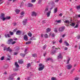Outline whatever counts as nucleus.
I'll list each match as a JSON object with an SVG mask.
<instances>
[{"mask_svg": "<svg viewBox=\"0 0 80 80\" xmlns=\"http://www.w3.org/2000/svg\"><path fill=\"white\" fill-rule=\"evenodd\" d=\"M11 19V17L10 16H7L5 18L3 19L4 20H10Z\"/></svg>", "mask_w": 80, "mask_h": 80, "instance_id": "11", "label": "nucleus"}, {"mask_svg": "<svg viewBox=\"0 0 80 80\" xmlns=\"http://www.w3.org/2000/svg\"><path fill=\"white\" fill-rule=\"evenodd\" d=\"M32 6H33V4H32L30 3H29L28 4V7H32Z\"/></svg>", "mask_w": 80, "mask_h": 80, "instance_id": "22", "label": "nucleus"}, {"mask_svg": "<svg viewBox=\"0 0 80 80\" xmlns=\"http://www.w3.org/2000/svg\"><path fill=\"white\" fill-rule=\"evenodd\" d=\"M24 39L25 41L28 40V37H27V34H26L24 36Z\"/></svg>", "mask_w": 80, "mask_h": 80, "instance_id": "10", "label": "nucleus"}, {"mask_svg": "<svg viewBox=\"0 0 80 80\" xmlns=\"http://www.w3.org/2000/svg\"><path fill=\"white\" fill-rule=\"evenodd\" d=\"M33 38H30V40H33Z\"/></svg>", "mask_w": 80, "mask_h": 80, "instance_id": "64", "label": "nucleus"}, {"mask_svg": "<svg viewBox=\"0 0 80 80\" xmlns=\"http://www.w3.org/2000/svg\"><path fill=\"white\" fill-rule=\"evenodd\" d=\"M59 42L60 43H62V39L61 38L60 39V40L59 41Z\"/></svg>", "mask_w": 80, "mask_h": 80, "instance_id": "44", "label": "nucleus"}, {"mask_svg": "<svg viewBox=\"0 0 80 80\" xmlns=\"http://www.w3.org/2000/svg\"><path fill=\"white\" fill-rule=\"evenodd\" d=\"M73 70H74L72 69L71 71V72H70L71 74H72V73H73Z\"/></svg>", "mask_w": 80, "mask_h": 80, "instance_id": "51", "label": "nucleus"}, {"mask_svg": "<svg viewBox=\"0 0 80 80\" xmlns=\"http://www.w3.org/2000/svg\"><path fill=\"white\" fill-rule=\"evenodd\" d=\"M5 37L6 38H9L10 37V34H6L5 35Z\"/></svg>", "mask_w": 80, "mask_h": 80, "instance_id": "16", "label": "nucleus"}, {"mask_svg": "<svg viewBox=\"0 0 80 80\" xmlns=\"http://www.w3.org/2000/svg\"><path fill=\"white\" fill-rule=\"evenodd\" d=\"M78 39H80V35H78L77 37Z\"/></svg>", "mask_w": 80, "mask_h": 80, "instance_id": "56", "label": "nucleus"}, {"mask_svg": "<svg viewBox=\"0 0 80 80\" xmlns=\"http://www.w3.org/2000/svg\"><path fill=\"white\" fill-rule=\"evenodd\" d=\"M57 79V78L55 77H52L51 78V80H56Z\"/></svg>", "mask_w": 80, "mask_h": 80, "instance_id": "38", "label": "nucleus"}, {"mask_svg": "<svg viewBox=\"0 0 80 80\" xmlns=\"http://www.w3.org/2000/svg\"><path fill=\"white\" fill-rule=\"evenodd\" d=\"M8 49V48H7V47H4V51H7V49Z\"/></svg>", "mask_w": 80, "mask_h": 80, "instance_id": "31", "label": "nucleus"}, {"mask_svg": "<svg viewBox=\"0 0 80 80\" xmlns=\"http://www.w3.org/2000/svg\"><path fill=\"white\" fill-rule=\"evenodd\" d=\"M64 23H70V21L68 20H66L64 21Z\"/></svg>", "mask_w": 80, "mask_h": 80, "instance_id": "27", "label": "nucleus"}, {"mask_svg": "<svg viewBox=\"0 0 80 80\" xmlns=\"http://www.w3.org/2000/svg\"><path fill=\"white\" fill-rule=\"evenodd\" d=\"M18 63L20 64H22V63H23V61H22V60H19Z\"/></svg>", "mask_w": 80, "mask_h": 80, "instance_id": "28", "label": "nucleus"}, {"mask_svg": "<svg viewBox=\"0 0 80 80\" xmlns=\"http://www.w3.org/2000/svg\"><path fill=\"white\" fill-rule=\"evenodd\" d=\"M54 49H57L56 48H55V46H52V50H54Z\"/></svg>", "mask_w": 80, "mask_h": 80, "instance_id": "45", "label": "nucleus"}, {"mask_svg": "<svg viewBox=\"0 0 80 80\" xmlns=\"http://www.w3.org/2000/svg\"><path fill=\"white\" fill-rule=\"evenodd\" d=\"M46 22V21L44 20L42 21V24H44V23H45Z\"/></svg>", "mask_w": 80, "mask_h": 80, "instance_id": "39", "label": "nucleus"}, {"mask_svg": "<svg viewBox=\"0 0 80 80\" xmlns=\"http://www.w3.org/2000/svg\"><path fill=\"white\" fill-rule=\"evenodd\" d=\"M76 8L77 10H80V5L77 6L76 7Z\"/></svg>", "mask_w": 80, "mask_h": 80, "instance_id": "19", "label": "nucleus"}, {"mask_svg": "<svg viewBox=\"0 0 80 80\" xmlns=\"http://www.w3.org/2000/svg\"><path fill=\"white\" fill-rule=\"evenodd\" d=\"M56 22L58 23H62V21L61 20H57L56 21Z\"/></svg>", "mask_w": 80, "mask_h": 80, "instance_id": "29", "label": "nucleus"}, {"mask_svg": "<svg viewBox=\"0 0 80 80\" xmlns=\"http://www.w3.org/2000/svg\"><path fill=\"white\" fill-rule=\"evenodd\" d=\"M23 2H22L21 4V6H20V7H22V6H23Z\"/></svg>", "mask_w": 80, "mask_h": 80, "instance_id": "50", "label": "nucleus"}, {"mask_svg": "<svg viewBox=\"0 0 80 80\" xmlns=\"http://www.w3.org/2000/svg\"><path fill=\"white\" fill-rule=\"evenodd\" d=\"M46 54H47V53L46 52H45L44 53H43V56L44 57H45V56L46 55Z\"/></svg>", "mask_w": 80, "mask_h": 80, "instance_id": "52", "label": "nucleus"}, {"mask_svg": "<svg viewBox=\"0 0 80 80\" xmlns=\"http://www.w3.org/2000/svg\"><path fill=\"white\" fill-rule=\"evenodd\" d=\"M8 67V65H5L4 66V68H7Z\"/></svg>", "mask_w": 80, "mask_h": 80, "instance_id": "42", "label": "nucleus"}, {"mask_svg": "<svg viewBox=\"0 0 80 80\" xmlns=\"http://www.w3.org/2000/svg\"><path fill=\"white\" fill-rule=\"evenodd\" d=\"M51 30V29L49 28H48L47 29V30H46V32L47 33H48V32H50V30Z\"/></svg>", "mask_w": 80, "mask_h": 80, "instance_id": "20", "label": "nucleus"}, {"mask_svg": "<svg viewBox=\"0 0 80 80\" xmlns=\"http://www.w3.org/2000/svg\"><path fill=\"white\" fill-rule=\"evenodd\" d=\"M27 48H25V50L24 51V53H25V54H27V53L26 52H27Z\"/></svg>", "mask_w": 80, "mask_h": 80, "instance_id": "46", "label": "nucleus"}, {"mask_svg": "<svg viewBox=\"0 0 80 80\" xmlns=\"http://www.w3.org/2000/svg\"><path fill=\"white\" fill-rule=\"evenodd\" d=\"M65 27H61L59 28L58 31L59 32H63L65 30Z\"/></svg>", "mask_w": 80, "mask_h": 80, "instance_id": "7", "label": "nucleus"}, {"mask_svg": "<svg viewBox=\"0 0 80 80\" xmlns=\"http://www.w3.org/2000/svg\"><path fill=\"white\" fill-rule=\"evenodd\" d=\"M75 23H72L71 24H70V25H71V26H72V27H74V26H75Z\"/></svg>", "mask_w": 80, "mask_h": 80, "instance_id": "32", "label": "nucleus"}, {"mask_svg": "<svg viewBox=\"0 0 80 80\" xmlns=\"http://www.w3.org/2000/svg\"><path fill=\"white\" fill-rule=\"evenodd\" d=\"M17 54H18V53L16 52H15L14 53V55H17Z\"/></svg>", "mask_w": 80, "mask_h": 80, "instance_id": "61", "label": "nucleus"}, {"mask_svg": "<svg viewBox=\"0 0 80 80\" xmlns=\"http://www.w3.org/2000/svg\"><path fill=\"white\" fill-rule=\"evenodd\" d=\"M17 30V28H15V29H14L13 31V32H16Z\"/></svg>", "mask_w": 80, "mask_h": 80, "instance_id": "55", "label": "nucleus"}, {"mask_svg": "<svg viewBox=\"0 0 80 80\" xmlns=\"http://www.w3.org/2000/svg\"><path fill=\"white\" fill-rule=\"evenodd\" d=\"M12 41H13V39H9L7 43H8V44H11Z\"/></svg>", "mask_w": 80, "mask_h": 80, "instance_id": "8", "label": "nucleus"}, {"mask_svg": "<svg viewBox=\"0 0 80 80\" xmlns=\"http://www.w3.org/2000/svg\"><path fill=\"white\" fill-rule=\"evenodd\" d=\"M5 14L3 13H2L1 15L0 18L2 20V21H4V20L3 19H4V18H5Z\"/></svg>", "mask_w": 80, "mask_h": 80, "instance_id": "5", "label": "nucleus"}, {"mask_svg": "<svg viewBox=\"0 0 80 80\" xmlns=\"http://www.w3.org/2000/svg\"><path fill=\"white\" fill-rule=\"evenodd\" d=\"M62 15H63V14L62 13H61L59 14V16H61V17H62Z\"/></svg>", "mask_w": 80, "mask_h": 80, "instance_id": "63", "label": "nucleus"}, {"mask_svg": "<svg viewBox=\"0 0 80 80\" xmlns=\"http://www.w3.org/2000/svg\"><path fill=\"white\" fill-rule=\"evenodd\" d=\"M66 68L68 70H70L72 68V65L71 64H68L66 66Z\"/></svg>", "mask_w": 80, "mask_h": 80, "instance_id": "6", "label": "nucleus"}, {"mask_svg": "<svg viewBox=\"0 0 80 80\" xmlns=\"http://www.w3.org/2000/svg\"><path fill=\"white\" fill-rule=\"evenodd\" d=\"M16 75H17V73L13 74L12 75L9 76V77L8 78L9 80H13V77H15V76H16Z\"/></svg>", "mask_w": 80, "mask_h": 80, "instance_id": "3", "label": "nucleus"}, {"mask_svg": "<svg viewBox=\"0 0 80 80\" xmlns=\"http://www.w3.org/2000/svg\"><path fill=\"white\" fill-rule=\"evenodd\" d=\"M12 51H13V50H12V49H10V48L9 47H8V49L7 50V52H12Z\"/></svg>", "mask_w": 80, "mask_h": 80, "instance_id": "13", "label": "nucleus"}, {"mask_svg": "<svg viewBox=\"0 0 80 80\" xmlns=\"http://www.w3.org/2000/svg\"><path fill=\"white\" fill-rule=\"evenodd\" d=\"M21 15V16L24 15L25 14V12L24 11H22L20 13Z\"/></svg>", "mask_w": 80, "mask_h": 80, "instance_id": "30", "label": "nucleus"}, {"mask_svg": "<svg viewBox=\"0 0 80 80\" xmlns=\"http://www.w3.org/2000/svg\"><path fill=\"white\" fill-rule=\"evenodd\" d=\"M64 50H68V48L66 47L64 49Z\"/></svg>", "mask_w": 80, "mask_h": 80, "instance_id": "60", "label": "nucleus"}, {"mask_svg": "<svg viewBox=\"0 0 80 80\" xmlns=\"http://www.w3.org/2000/svg\"><path fill=\"white\" fill-rule=\"evenodd\" d=\"M46 47H47V45L46 44H45L43 48V50H45V48H46Z\"/></svg>", "mask_w": 80, "mask_h": 80, "instance_id": "37", "label": "nucleus"}, {"mask_svg": "<svg viewBox=\"0 0 80 80\" xmlns=\"http://www.w3.org/2000/svg\"><path fill=\"white\" fill-rule=\"evenodd\" d=\"M78 26V24H77L76 25V26L74 27V28H77Z\"/></svg>", "mask_w": 80, "mask_h": 80, "instance_id": "58", "label": "nucleus"}, {"mask_svg": "<svg viewBox=\"0 0 80 80\" xmlns=\"http://www.w3.org/2000/svg\"><path fill=\"white\" fill-rule=\"evenodd\" d=\"M47 60H52V58H48L47 59Z\"/></svg>", "mask_w": 80, "mask_h": 80, "instance_id": "49", "label": "nucleus"}, {"mask_svg": "<svg viewBox=\"0 0 80 80\" xmlns=\"http://www.w3.org/2000/svg\"><path fill=\"white\" fill-rule=\"evenodd\" d=\"M26 55V54H23L22 53H21L20 54V55H21V56L22 57H24Z\"/></svg>", "mask_w": 80, "mask_h": 80, "instance_id": "26", "label": "nucleus"}, {"mask_svg": "<svg viewBox=\"0 0 80 80\" xmlns=\"http://www.w3.org/2000/svg\"><path fill=\"white\" fill-rule=\"evenodd\" d=\"M32 43V41H28L26 42V44L27 45H29V44H30Z\"/></svg>", "mask_w": 80, "mask_h": 80, "instance_id": "34", "label": "nucleus"}, {"mask_svg": "<svg viewBox=\"0 0 80 80\" xmlns=\"http://www.w3.org/2000/svg\"><path fill=\"white\" fill-rule=\"evenodd\" d=\"M57 11H58V9L57 8H56L54 9V13H56L57 12Z\"/></svg>", "mask_w": 80, "mask_h": 80, "instance_id": "18", "label": "nucleus"}, {"mask_svg": "<svg viewBox=\"0 0 80 80\" xmlns=\"http://www.w3.org/2000/svg\"><path fill=\"white\" fill-rule=\"evenodd\" d=\"M15 12L17 14H19V13H20V10L18 9H16L15 10Z\"/></svg>", "mask_w": 80, "mask_h": 80, "instance_id": "15", "label": "nucleus"}, {"mask_svg": "<svg viewBox=\"0 0 80 80\" xmlns=\"http://www.w3.org/2000/svg\"><path fill=\"white\" fill-rule=\"evenodd\" d=\"M33 57H37V54H32Z\"/></svg>", "mask_w": 80, "mask_h": 80, "instance_id": "35", "label": "nucleus"}, {"mask_svg": "<svg viewBox=\"0 0 80 80\" xmlns=\"http://www.w3.org/2000/svg\"><path fill=\"white\" fill-rule=\"evenodd\" d=\"M15 66L17 68L19 67V65H18V63H17V62H15Z\"/></svg>", "mask_w": 80, "mask_h": 80, "instance_id": "23", "label": "nucleus"}, {"mask_svg": "<svg viewBox=\"0 0 80 80\" xmlns=\"http://www.w3.org/2000/svg\"><path fill=\"white\" fill-rule=\"evenodd\" d=\"M58 60H60V59H62L63 58V56L62 53H60L58 56Z\"/></svg>", "mask_w": 80, "mask_h": 80, "instance_id": "4", "label": "nucleus"}, {"mask_svg": "<svg viewBox=\"0 0 80 80\" xmlns=\"http://www.w3.org/2000/svg\"><path fill=\"white\" fill-rule=\"evenodd\" d=\"M28 35L30 37H32V33H31V32H28Z\"/></svg>", "mask_w": 80, "mask_h": 80, "instance_id": "21", "label": "nucleus"}, {"mask_svg": "<svg viewBox=\"0 0 80 80\" xmlns=\"http://www.w3.org/2000/svg\"><path fill=\"white\" fill-rule=\"evenodd\" d=\"M64 43L66 44V46H69V44L67 42L65 41Z\"/></svg>", "mask_w": 80, "mask_h": 80, "instance_id": "24", "label": "nucleus"}, {"mask_svg": "<svg viewBox=\"0 0 80 80\" xmlns=\"http://www.w3.org/2000/svg\"><path fill=\"white\" fill-rule=\"evenodd\" d=\"M49 10V7H48V6H47L45 8L44 11V13L47 14V17H50V13H51V11H48Z\"/></svg>", "mask_w": 80, "mask_h": 80, "instance_id": "1", "label": "nucleus"}, {"mask_svg": "<svg viewBox=\"0 0 80 80\" xmlns=\"http://www.w3.org/2000/svg\"><path fill=\"white\" fill-rule=\"evenodd\" d=\"M22 31L20 30H18L16 32V34L18 35H20V34H22Z\"/></svg>", "mask_w": 80, "mask_h": 80, "instance_id": "9", "label": "nucleus"}, {"mask_svg": "<svg viewBox=\"0 0 80 80\" xmlns=\"http://www.w3.org/2000/svg\"><path fill=\"white\" fill-rule=\"evenodd\" d=\"M23 25H26V23H27V19H24L23 21Z\"/></svg>", "mask_w": 80, "mask_h": 80, "instance_id": "12", "label": "nucleus"}, {"mask_svg": "<svg viewBox=\"0 0 80 80\" xmlns=\"http://www.w3.org/2000/svg\"><path fill=\"white\" fill-rule=\"evenodd\" d=\"M36 1V0H32L31 1V2H32V3H33V2H35Z\"/></svg>", "mask_w": 80, "mask_h": 80, "instance_id": "54", "label": "nucleus"}, {"mask_svg": "<svg viewBox=\"0 0 80 80\" xmlns=\"http://www.w3.org/2000/svg\"><path fill=\"white\" fill-rule=\"evenodd\" d=\"M51 36L52 37H54L55 36V34L54 33H52V34Z\"/></svg>", "mask_w": 80, "mask_h": 80, "instance_id": "43", "label": "nucleus"}, {"mask_svg": "<svg viewBox=\"0 0 80 80\" xmlns=\"http://www.w3.org/2000/svg\"><path fill=\"white\" fill-rule=\"evenodd\" d=\"M23 16H24V15L20 16L19 17V18H20V19H22V18H23Z\"/></svg>", "mask_w": 80, "mask_h": 80, "instance_id": "53", "label": "nucleus"}, {"mask_svg": "<svg viewBox=\"0 0 80 80\" xmlns=\"http://www.w3.org/2000/svg\"><path fill=\"white\" fill-rule=\"evenodd\" d=\"M4 58H5L4 57H2L1 58V60H3L4 59Z\"/></svg>", "mask_w": 80, "mask_h": 80, "instance_id": "57", "label": "nucleus"}, {"mask_svg": "<svg viewBox=\"0 0 80 80\" xmlns=\"http://www.w3.org/2000/svg\"><path fill=\"white\" fill-rule=\"evenodd\" d=\"M44 37L46 38H48V36L47 34H46L44 35Z\"/></svg>", "mask_w": 80, "mask_h": 80, "instance_id": "36", "label": "nucleus"}, {"mask_svg": "<svg viewBox=\"0 0 80 80\" xmlns=\"http://www.w3.org/2000/svg\"><path fill=\"white\" fill-rule=\"evenodd\" d=\"M15 43H16V42L15 41H14L13 42H12L11 43V44H12V45H13V44H15Z\"/></svg>", "mask_w": 80, "mask_h": 80, "instance_id": "48", "label": "nucleus"}, {"mask_svg": "<svg viewBox=\"0 0 80 80\" xmlns=\"http://www.w3.org/2000/svg\"><path fill=\"white\" fill-rule=\"evenodd\" d=\"M57 29L55 28V30H54V32H55L56 33H57Z\"/></svg>", "mask_w": 80, "mask_h": 80, "instance_id": "47", "label": "nucleus"}, {"mask_svg": "<svg viewBox=\"0 0 80 80\" xmlns=\"http://www.w3.org/2000/svg\"><path fill=\"white\" fill-rule=\"evenodd\" d=\"M30 77H28L27 78V80H30Z\"/></svg>", "mask_w": 80, "mask_h": 80, "instance_id": "62", "label": "nucleus"}, {"mask_svg": "<svg viewBox=\"0 0 80 80\" xmlns=\"http://www.w3.org/2000/svg\"><path fill=\"white\" fill-rule=\"evenodd\" d=\"M37 14V13H36V12H33L32 14V16H35V17H36Z\"/></svg>", "mask_w": 80, "mask_h": 80, "instance_id": "17", "label": "nucleus"}, {"mask_svg": "<svg viewBox=\"0 0 80 80\" xmlns=\"http://www.w3.org/2000/svg\"><path fill=\"white\" fill-rule=\"evenodd\" d=\"M39 67H40L38 68L39 71H42L44 69L45 66L43 64L40 63L39 64Z\"/></svg>", "mask_w": 80, "mask_h": 80, "instance_id": "2", "label": "nucleus"}, {"mask_svg": "<svg viewBox=\"0 0 80 80\" xmlns=\"http://www.w3.org/2000/svg\"><path fill=\"white\" fill-rule=\"evenodd\" d=\"M70 58H69L68 59V60H67L68 62L67 63V64H69V61H70Z\"/></svg>", "mask_w": 80, "mask_h": 80, "instance_id": "40", "label": "nucleus"}, {"mask_svg": "<svg viewBox=\"0 0 80 80\" xmlns=\"http://www.w3.org/2000/svg\"><path fill=\"white\" fill-rule=\"evenodd\" d=\"M9 33L10 35H13V32H12L11 31H10L9 32Z\"/></svg>", "mask_w": 80, "mask_h": 80, "instance_id": "33", "label": "nucleus"}, {"mask_svg": "<svg viewBox=\"0 0 80 80\" xmlns=\"http://www.w3.org/2000/svg\"><path fill=\"white\" fill-rule=\"evenodd\" d=\"M79 78H76L74 79V80H78Z\"/></svg>", "mask_w": 80, "mask_h": 80, "instance_id": "59", "label": "nucleus"}, {"mask_svg": "<svg viewBox=\"0 0 80 80\" xmlns=\"http://www.w3.org/2000/svg\"><path fill=\"white\" fill-rule=\"evenodd\" d=\"M56 53V50H54V51L52 52V54H54V53Z\"/></svg>", "mask_w": 80, "mask_h": 80, "instance_id": "41", "label": "nucleus"}, {"mask_svg": "<svg viewBox=\"0 0 80 80\" xmlns=\"http://www.w3.org/2000/svg\"><path fill=\"white\" fill-rule=\"evenodd\" d=\"M54 6H55V3H54V2H53L52 3V7L50 8V11H51L52 10V9L53 8V7H54Z\"/></svg>", "mask_w": 80, "mask_h": 80, "instance_id": "14", "label": "nucleus"}, {"mask_svg": "<svg viewBox=\"0 0 80 80\" xmlns=\"http://www.w3.org/2000/svg\"><path fill=\"white\" fill-rule=\"evenodd\" d=\"M31 65L30 63H28L27 65V68H28L29 67H30L31 66Z\"/></svg>", "mask_w": 80, "mask_h": 80, "instance_id": "25", "label": "nucleus"}]
</instances>
